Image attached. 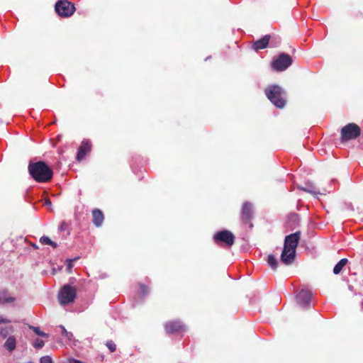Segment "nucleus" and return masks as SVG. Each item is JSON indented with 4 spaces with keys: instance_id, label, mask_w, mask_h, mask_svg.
<instances>
[{
    "instance_id": "f257e3e1",
    "label": "nucleus",
    "mask_w": 363,
    "mask_h": 363,
    "mask_svg": "<svg viewBox=\"0 0 363 363\" xmlns=\"http://www.w3.org/2000/svg\"><path fill=\"white\" fill-rule=\"evenodd\" d=\"M301 235V231H296L285 237L284 247L281 255V262L283 264L289 265L294 262Z\"/></svg>"
},
{
    "instance_id": "f03ea898",
    "label": "nucleus",
    "mask_w": 363,
    "mask_h": 363,
    "mask_svg": "<svg viewBox=\"0 0 363 363\" xmlns=\"http://www.w3.org/2000/svg\"><path fill=\"white\" fill-rule=\"evenodd\" d=\"M28 169L31 177L39 183L49 182L53 177L52 169L44 161L30 162Z\"/></svg>"
},
{
    "instance_id": "7ed1b4c3",
    "label": "nucleus",
    "mask_w": 363,
    "mask_h": 363,
    "mask_svg": "<svg viewBox=\"0 0 363 363\" xmlns=\"http://www.w3.org/2000/svg\"><path fill=\"white\" fill-rule=\"evenodd\" d=\"M267 99L277 108H282L286 104V94L278 85H269L264 89Z\"/></svg>"
},
{
    "instance_id": "20e7f679",
    "label": "nucleus",
    "mask_w": 363,
    "mask_h": 363,
    "mask_svg": "<svg viewBox=\"0 0 363 363\" xmlns=\"http://www.w3.org/2000/svg\"><path fill=\"white\" fill-rule=\"evenodd\" d=\"M213 241L221 247H231L235 242V236L232 232L223 230L217 232L213 235Z\"/></svg>"
},
{
    "instance_id": "39448f33",
    "label": "nucleus",
    "mask_w": 363,
    "mask_h": 363,
    "mask_svg": "<svg viewBox=\"0 0 363 363\" xmlns=\"http://www.w3.org/2000/svg\"><path fill=\"white\" fill-rule=\"evenodd\" d=\"M76 296L77 289L74 286L65 285L58 294L59 303L62 306L67 305L74 301Z\"/></svg>"
},
{
    "instance_id": "423d86ee",
    "label": "nucleus",
    "mask_w": 363,
    "mask_h": 363,
    "mask_svg": "<svg viewBox=\"0 0 363 363\" xmlns=\"http://www.w3.org/2000/svg\"><path fill=\"white\" fill-rule=\"evenodd\" d=\"M292 63V57L289 55L282 52L272 62L271 67L276 72H283L289 67Z\"/></svg>"
},
{
    "instance_id": "0eeeda50",
    "label": "nucleus",
    "mask_w": 363,
    "mask_h": 363,
    "mask_svg": "<svg viewBox=\"0 0 363 363\" xmlns=\"http://www.w3.org/2000/svg\"><path fill=\"white\" fill-rule=\"evenodd\" d=\"M361 135L360 128L354 123H348L341 129V140L346 142L354 140Z\"/></svg>"
},
{
    "instance_id": "6e6552de",
    "label": "nucleus",
    "mask_w": 363,
    "mask_h": 363,
    "mask_svg": "<svg viewBox=\"0 0 363 363\" xmlns=\"http://www.w3.org/2000/svg\"><path fill=\"white\" fill-rule=\"evenodd\" d=\"M55 11L61 17H69L75 11L74 4L67 0H59L55 6Z\"/></svg>"
},
{
    "instance_id": "1a4fd4ad",
    "label": "nucleus",
    "mask_w": 363,
    "mask_h": 363,
    "mask_svg": "<svg viewBox=\"0 0 363 363\" xmlns=\"http://www.w3.org/2000/svg\"><path fill=\"white\" fill-rule=\"evenodd\" d=\"M253 217L252 205L250 202H245L241 210V219L245 224H250V227L253 225L251 220Z\"/></svg>"
},
{
    "instance_id": "9d476101",
    "label": "nucleus",
    "mask_w": 363,
    "mask_h": 363,
    "mask_svg": "<svg viewBox=\"0 0 363 363\" xmlns=\"http://www.w3.org/2000/svg\"><path fill=\"white\" fill-rule=\"evenodd\" d=\"M164 330L167 334H174L185 330V325L179 320H170L165 323Z\"/></svg>"
},
{
    "instance_id": "9b49d317",
    "label": "nucleus",
    "mask_w": 363,
    "mask_h": 363,
    "mask_svg": "<svg viewBox=\"0 0 363 363\" xmlns=\"http://www.w3.org/2000/svg\"><path fill=\"white\" fill-rule=\"evenodd\" d=\"M91 143L89 140H83L79 147L77 154V160L78 161H82L85 157V156L91 152Z\"/></svg>"
},
{
    "instance_id": "f8f14e48",
    "label": "nucleus",
    "mask_w": 363,
    "mask_h": 363,
    "mask_svg": "<svg viewBox=\"0 0 363 363\" xmlns=\"http://www.w3.org/2000/svg\"><path fill=\"white\" fill-rule=\"evenodd\" d=\"M311 297L312 294L309 291L302 289L298 292L296 298L301 306H306L311 303Z\"/></svg>"
},
{
    "instance_id": "ddd939ff",
    "label": "nucleus",
    "mask_w": 363,
    "mask_h": 363,
    "mask_svg": "<svg viewBox=\"0 0 363 363\" xmlns=\"http://www.w3.org/2000/svg\"><path fill=\"white\" fill-rule=\"evenodd\" d=\"M91 215L93 224L97 228L101 227L104 221L103 212L99 208H94L91 211Z\"/></svg>"
},
{
    "instance_id": "4468645a",
    "label": "nucleus",
    "mask_w": 363,
    "mask_h": 363,
    "mask_svg": "<svg viewBox=\"0 0 363 363\" xmlns=\"http://www.w3.org/2000/svg\"><path fill=\"white\" fill-rule=\"evenodd\" d=\"M270 38H271V36L269 35H265L263 38L255 41L253 43V45H252L253 49L257 51L259 50L266 48L268 46Z\"/></svg>"
},
{
    "instance_id": "2eb2a0df",
    "label": "nucleus",
    "mask_w": 363,
    "mask_h": 363,
    "mask_svg": "<svg viewBox=\"0 0 363 363\" xmlns=\"http://www.w3.org/2000/svg\"><path fill=\"white\" fill-rule=\"evenodd\" d=\"M15 301V298L8 296V293L5 290L0 291V304L6 303H12Z\"/></svg>"
},
{
    "instance_id": "dca6fc26",
    "label": "nucleus",
    "mask_w": 363,
    "mask_h": 363,
    "mask_svg": "<svg viewBox=\"0 0 363 363\" xmlns=\"http://www.w3.org/2000/svg\"><path fill=\"white\" fill-rule=\"evenodd\" d=\"M16 345V341L15 337L13 336H11L6 340V342L4 343V347L9 352H12L15 349Z\"/></svg>"
},
{
    "instance_id": "f3484780",
    "label": "nucleus",
    "mask_w": 363,
    "mask_h": 363,
    "mask_svg": "<svg viewBox=\"0 0 363 363\" xmlns=\"http://www.w3.org/2000/svg\"><path fill=\"white\" fill-rule=\"evenodd\" d=\"M348 260L346 258H343L342 259H340L337 264L334 267V269H333V273L335 274H340V272H341V270L342 269V268L347 264Z\"/></svg>"
},
{
    "instance_id": "a211bd4d",
    "label": "nucleus",
    "mask_w": 363,
    "mask_h": 363,
    "mask_svg": "<svg viewBox=\"0 0 363 363\" xmlns=\"http://www.w3.org/2000/svg\"><path fill=\"white\" fill-rule=\"evenodd\" d=\"M267 263L269 265V267L274 270H276L278 267V261L277 258L272 255H269L268 256Z\"/></svg>"
},
{
    "instance_id": "6ab92c4d",
    "label": "nucleus",
    "mask_w": 363,
    "mask_h": 363,
    "mask_svg": "<svg viewBox=\"0 0 363 363\" xmlns=\"http://www.w3.org/2000/svg\"><path fill=\"white\" fill-rule=\"evenodd\" d=\"M40 242L43 245H51L53 248H56L57 245L56 242L52 241L49 237L43 236L40 239Z\"/></svg>"
},
{
    "instance_id": "aec40b11",
    "label": "nucleus",
    "mask_w": 363,
    "mask_h": 363,
    "mask_svg": "<svg viewBox=\"0 0 363 363\" xmlns=\"http://www.w3.org/2000/svg\"><path fill=\"white\" fill-rule=\"evenodd\" d=\"M30 328L31 330H33V331L35 334H37V335H40L41 337H48V335L47 333L41 331L38 327L30 326Z\"/></svg>"
},
{
    "instance_id": "412c9836",
    "label": "nucleus",
    "mask_w": 363,
    "mask_h": 363,
    "mask_svg": "<svg viewBox=\"0 0 363 363\" xmlns=\"http://www.w3.org/2000/svg\"><path fill=\"white\" fill-rule=\"evenodd\" d=\"M106 345L111 352H113L116 350V345L113 340H108L106 343Z\"/></svg>"
},
{
    "instance_id": "4be33fe9",
    "label": "nucleus",
    "mask_w": 363,
    "mask_h": 363,
    "mask_svg": "<svg viewBox=\"0 0 363 363\" xmlns=\"http://www.w3.org/2000/svg\"><path fill=\"white\" fill-rule=\"evenodd\" d=\"M139 287H140V289L141 290V293H142V295L143 296H145L148 294L149 289H148V287L146 285L140 283L139 284Z\"/></svg>"
},
{
    "instance_id": "5701e85b",
    "label": "nucleus",
    "mask_w": 363,
    "mask_h": 363,
    "mask_svg": "<svg viewBox=\"0 0 363 363\" xmlns=\"http://www.w3.org/2000/svg\"><path fill=\"white\" fill-rule=\"evenodd\" d=\"M34 347L39 349L44 346V341L41 339L37 338L33 343Z\"/></svg>"
},
{
    "instance_id": "b1692460",
    "label": "nucleus",
    "mask_w": 363,
    "mask_h": 363,
    "mask_svg": "<svg viewBox=\"0 0 363 363\" xmlns=\"http://www.w3.org/2000/svg\"><path fill=\"white\" fill-rule=\"evenodd\" d=\"M60 328L62 329V333L65 335L67 339L70 340L72 337V334L69 332H67L64 326L60 325Z\"/></svg>"
},
{
    "instance_id": "393cba45",
    "label": "nucleus",
    "mask_w": 363,
    "mask_h": 363,
    "mask_svg": "<svg viewBox=\"0 0 363 363\" xmlns=\"http://www.w3.org/2000/svg\"><path fill=\"white\" fill-rule=\"evenodd\" d=\"M76 259H77V258H74V259H67L66 260V265H67V268L69 272H71L72 269L73 267L72 263Z\"/></svg>"
},
{
    "instance_id": "a878e982",
    "label": "nucleus",
    "mask_w": 363,
    "mask_h": 363,
    "mask_svg": "<svg viewBox=\"0 0 363 363\" xmlns=\"http://www.w3.org/2000/svg\"><path fill=\"white\" fill-rule=\"evenodd\" d=\"M40 363H52V360L49 356H44L40 358Z\"/></svg>"
},
{
    "instance_id": "bb28decb",
    "label": "nucleus",
    "mask_w": 363,
    "mask_h": 363,
    "mask_svg": "<svg viewBox=\"0 0 363 363\" xmlns=\"http://www.w3.org/2000/svg\"><path fill=\"white\" fill-rule=\"evenodd\" d=\"M11 323L10 320H8L6 318H4L3 317L0 316V324L1 323Z\"/></svg>"
},
{
    "instance_id": "cd10ccee",
    "label": "nucleus",
    "mask_w": 363,
    "mask_h": 363,
    "mask_svg": "<svg viewBox=\"0 0 363 363\" xmlns=\"http://www.w3.org/2000/svg\"><path fill=\"white\" fill-rule=\"evenodd\" d=\"M45 204L48 206H52V203H51V201L50 199H45Z\"/></svg>"
},
{
    "instance_id": "c85d7f7f",
    "label": "nucleus",
    "mask_w": 363,
    "mask_h": 363,
    "mask_svg": "<svg viewBox=\"0 0 363 363\" xmlns=\"http://www.w3.org/2000/svg\"><path fill=\"white\" fill-rule=\"evenodd\" d=\"M69 363H84V362L80 360H78V359H72L69 360Z\"/></svg>"
},
{
    "instance_id": "c756f323",
    "label": "nucleus",
    "mask_w": 363,
    "mask_h": 363,
    "mask_svg": "<svg viewBox=\"0 0 363 363\" xmlns=\"http://www.w3.org/2000/svg\"><path fill=\"white\" fill-rule=\"evenodd\" d=\"M297 217H298L297 214H293V215L291 216V218H295V219L297 218Z\"/></svg>"
},
{
    "instance_id": "7c9ffc66",
    "label": "nucleus",
    "mask_w": 363,
    "mask_h": 363,
    "mask_svg": "<svg viewBox=\"0 0 363 363\" xmlns=\"http://www.w3.org/2000/svg\"><path fill=\"white\" fill-rule=\"evenodd\" d=\"M303 189L304 191H308V192H311V193L313 192L311 189H306V188H303Z\"/></svg>"
}]
</instances>
